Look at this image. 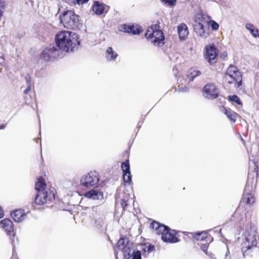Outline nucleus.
<instances>
[{"label": "nucleus", "mask_w": 259, "mask_h": 259, "mask_svg": "<svg viewBox=\"0 0 259 259\" xmlns=\"http://www.w3.org/2000/svg\"><path fill=\"white\" fill-rule=\"evenodd\" d=\"M252 163L253 165H250L249 167L247 181L240 201V205L243 204L248 207H251L255 202L254 192L258 178L259 166L254 160L252 161Z\"/></svg>", "instance_id": "1"}, {"label": "nucleus", "mask_w": 259, "mask_h": 259, "mask_svg": "<svg viewBox=\"0 0 259 259\" xmlns=\"http://www.w3.org/2000/svg\"><path fill=\"white\" fill-rule=\"evenodd\" d=\"M35 188L38 192L34 198V203L39 205L45 204L51 206L55 203L56 191L53 187L47 188L45 180L40 176L37 178Z\"/></svg>", "instance_id": "2"}, {"label": "nucleus", "mask_w": 259, "mask_h": 259, "mask_svg": "<svg viewBox=\"0 0 259 259\" xmlns=\"http://www.w3.org/2000/svg\"><path fill=\"white\" fill-rule=\"evenodd\" d=\"M55 40L58 47L67 52L72 51L75 47L80 44L77 35L68 31L58 32L56 35Z\"/></svg>", "instance_id": "3"}, {"label": "nucleus", "mask_w": 259, "mask_h": 259, "mask_svg": "<svg viewBox=\"0 0 259 259\" xmlns=\"http://www.w3.org/2000/svg\"><path fill=\"white\" fill-rule=\"evenodd\" d=\"M256 231L251 227L247 229L243 234L244 238L241 244V249L244 257L252 256L257 246Z\"/></svg>", "instance_id": "4"}, {"label": "nucleus", "mask_w": 259, "mask_h": 259, "mask_svg": "<svg viewBox=\"0 0 259 259\" xmlns=\"http://www.w3.org/2000/svg\"><path fill=\"white\" fill-rule=\"evenodd\" d=\"M145 36L154 46H160L164 44V36L160 29L159 23L149 26L145 32Z\"/></svg>", "instance_id": "5"}, {"label": "nucleus", "mask_w": 259, "mask_h": 259, "mask_svg": "<svg viewBox=\"0 0 259 259\" xmlns=\"http://www.w3.org/2000/svg\"><path fill=\"white\" fill-rule=\"evenodd\" d=\"M223 81L226 85L234 84L236 87L239 88L242 85L241 73L236 66L230 65L223 76Z\"/></svg>", "instance_id": "6"}, {"label": "nucleus", "mask_w": 259, "mask_h": 259, "mask_svg": "<svg viewBox=\"0 0 259 259\" xmlns=\"http://www.w3.org/2000/svg\"><path fill=\"white\" fill-rule=\"evenodd\" d=\"M210 19V16L203 13H198L194 16V30L200 36L206 38L209 36V33L205 30L204 25L207 24Z\"/></svg>", "instance_id": "7"}, {"label": "nucleus", "mask_w": 259, "mask_h": 259, "mask_svg": "<svg viewBox=\"0 0 259 259\" xmlns=\"http://www.w3.org/2000/svg\"><path fill=\"white\" fill-rule=\"evenodd\" d=\"M61 22L64 26L69 29H75L79 25V16L76 15L74 12L67 10L65 11L60 15Z\"/></svg>", "instance_id": "8"}, {"label": "nucleus", "mask_w": 259, "mask_h": 259, "mask_svg": "<svg viewBox=\"0 0 259 259\" xmlns=\"http://www.w3.org/2000/svg\"><path fill=\"white\" fill-rule=\"evenodd\" d=\"M100 180L99 174L96 171H91L87 175L83 176L80 179V185L90 188L96 185Z\"/></svg>", "instance_id": "9"}, {"label": "nucleus", "mask_w": 259, "mask_h": 259, "mask_svg": "<svg viewBox=\"0 0 259 259\" xmlns=\"http://www.w3.org/2000/svg\"><path fill=\"white\" fill-rule=\"evenodd\" d=\"M204 57L210 65L214 64L217 62L218 50L213 44L206 45L204 48Z\"/></svg>", "instance_id": "10"}, {"label": "nucleus", "mask_w": 259, "mask_h": 259, "mask_svg": "<svg viewBox=\"0 0 259 259\" xmlns=\"http://www.w3.org/2000/svg\"><path fill=\"white\" fill-rule=\"evenodd\" d=\"M161 239L163 242L170 243H177L180 241L178 232L167 226L161 235Z\"/></svg>", "instance_id": "11"}, {"label": "nucleus", "mask_w": 259, "mask_h": 259, "mask_svg": "<svg viewBox=\"0 0 259 259\" xmlns=\"http://www.w3.org/2000/svg\"><path fill=\"white\" fill-rule=\"evenodd\" d=\"M204 96L210 100H213L218 97L219 91L218 88L213 83H207L202 90Z\"/></svg>", "instance_id": "12"}, {"label": "nucleus", "mask_w": 259, "mask_h": 259, "mask_svg": "<svg viewBox=\"0 0 259 259\" xmlns=\"http://www.w3.org/2000/svg\"><path fill=\"white\" fill-rule=\"evenodd\" d=\"M118 30L120 32L127 33L133 35L140 34L143 30L142 27L138 24H123L118 27Z\"/></svg>", "instance_id": "13"}, {"label": "nucleus", "mask_w": 259, "mask_h": 259, "mask_svg": "<svg viewBox=\"0 0 259 259\" xmlns=\"http://www.w3.org/2000/svg\"><path fill=\"white\" fill-rule=\"evenodd\" d=\"M103 210L98 206H93L90 213V218L95 224H100L103 222Z\"/></svg>", "instance_id": "14"}, {"label": "nucleus", "mask_w": 259, "mask_h": 259, "mask_svg": "<svg viewBox=\"0 0 259 259\" xmlns=\"http://www.w3.org/2000/svg\"><path fill=\"white\" fill-rule=\"evenodd\" d=\"M121 167L123 171V179L125 183L130 184L132 182V175L130 171L129 160H126L121 163Z\"/></svg>", "instance_id": "15"}, {"label": "nucleus", "mask_w": 259, "mask_h": 259, "mask_svg": "<svg viewBox=\"0 0 259 259\" xmlns=\"http://www.w3.org/2000/svg\"><path fill=\"white\" fill-rule=\"evenodd\" d=\"M1 227L3 228L9 236H14V225L9 219H4L0 221Z\"/></svg>", "instance_id": "16"}, {"label": "nucleus", "mask_w": 259, "mask_h": 259, "mask_svg": "<svg viewBox=\"0 0 259 259\" xmlns=\"http://www.w3.org/2000/svg\"><path fill=\"white\" fill-rule=\"evenodd\" d=\"M193 238L198 241H206L207 242H211L213 237L206 232L191 233Z\"/></svg>", "instance_id": "17"}, {"label": "nucleus", "mask_w": 259, "mask_h": 259, "mask_svg": "<svg viewBox=\"0 0 259 259\" xmlns=\"http://www.w3.org/2000/svg\"><path fill=\"white\" fill-rule=\"evenodd\" d=\"M57 51V48L55 47L50 46L45 48L41 53L40 57L45 61H49L51 58L54 56V54Z\"/></svg>", "instance_id": "18"}, {"label": "nucleus", "mask_w": 259, "mask_h": 259, "mask_svg": "<svg viewBox=\"0 0 259 259\" xmlns=\"http://www.w3.org/2000/svg\"><path fill=\"white\" fill-rule=\"evenodd\" d=\"M117 248L119 250H121L125 257H127L129 258L131 256L130 251H128L130 250V248L126 246L125 243V239L124 238H120L116 245Z\"/></svg>", "instance_id": "19"}, {"label": "nucleus", "mask_w": 259, "mask_h": 259, "mask_svg": "<svg viewBox=\"0 0 259 259\" xmlns=\"http://www.w3.org/2000/svg\"><path fill=\"white\" fill-rule=\"evenodd\" d=\"M177 29L180 39L181 40H185L189 34V30L186 24L182 23L178 26Z\"/></svg>", "instance_id": "20"}, {"label": "nucleus", "mask_w": 259, "mask_h": 259, "mask_svg": "<svg viewBox=\"0 0 259 259\" xmlns=\"http://www.w3.org/2000/svg\"><path fill=\"white\" fill-rule=\"evenodd\" d=\"M83 196L88 198L94 200H99L103 198V193L102 191L92 189L87 192Z\"/></svg>", "instance_id": "21"}, {"label": "nucleus", "mask_w": 259, "mask_h": 259, "mask_svg": "<svg viewBox=\"0 0 259 259\" xmlns=\"http://www.w3.org/2000/svg\"><path fill=\"white\" fill-rule=\"evenodd\" d=\"M150 228L154 231L156 234L161 235L165 229L166 228V226L160 224L156 221H152L150 224Z\"/></svg>", "instance_id": "22"}, {"label": "nucleus", "mask_w": 259, "mask_h": 259, "mask_svg": "<svg viewBox=\"0 0 259 259\" xmlns=\"http://www.w3.org/2000/svg\"><path fill=\"white\" fill-rule=\"evenodd\" d=\"M11 215L15 221L20 222L25 219L26 214L24 209H17L11 212Z\"/></svg>", "instance_id": "23"}, {"label": "nucleus", "mask_w": 259, "mask_h": 259, "mask_svg": "<svg viewBox=\"0 0 259 259\" xmlns=\"http://www.w3.org/2000/svg\"><path fill=\"white\" fill-rule=\"evenodd\" d=\"M200 74L201 72L199 70L193 67L191 68L187 71V79L189 81H192L195 77L200 75Z\"/></svg>", "instance_id": "24"}, {"label": "nucleus", "mask_w": 259, "mask_h": 259, "mask_svg": "<svg viewBox=\"0 0 259 259\" xmlns=\"http://www.w3.org/2000/svg\"><path fill=\"white\" fill-rule=\"evenodd\" d=\"M224 113L226 114L227 117L233 122H235L238 116V114L232 111L230 109H227L225 107H223Z\"/></svg>", "instance_id": "25"}, {"label": "nucleus", "mask_w": 259, "mask_h": 259, "mask_svg": "<svg viewBox=\"0 0 259 259\" xmlns=\"http://www.w3.org/2000/svg\"><path fill=\"white\" fill-rule=\"evenodd\" d=\"M92 10L96 14L101 15L104 12V7L99 2L95 1L92 7Z\"/></svg>", "instance_id": "26"}, {"label": "nucleus", "mask_w": 259, "mask_h": 259, "mask_svg": "<svg viewBox=\"0 0 259 259\" xmlns=\"http://www.w3.org/2000/svg\"><path fill=\"white\" fill-rule=\"evenodd\" d=\"M245 27L250 31L253 37H259V29L256 28L253 24L247 23L246 24Z\"/></svg>", "instance_id": "27"}, {"label": "nucleus", "mask_w": 259, "mask_h": 259, "mask_svg": "<svg viewBox=\"0 0 259 259\" xmlns=\"http://www.w3.org/2000/svg\"><path fill=\"white\" fill-rule=\"evenodd\" d=\"M142 250L144 253L149 254L155 250V246L151 243H147L142 244Z\"/></svg>", "instance_id": "28"}, {"label": "nucleus", "mask_w": 259, "mask_h": 259, "mask_svg": "<svg viewBox=\"0 0 259 259\" xmlns=\"http://www.w3.org/2000/svg\"><path fill=\"white\" fill-rule=\"evenodd\" d=\"M107 54V58L110 60H114L118 56V54L115 53L112 47H109L106 50Z\"/></svg>", "instance_id": "29"}, {"label": "nucleus", "mask_w": 259, "mask_h": 259, "mask_svg": "<svg viewBox=\"0 0 259 259\" xmlns=\"http://www.w3.org/2000/svg\"><path fill=\"white\" fill-rule=\"evenodd\" d=\"M228 99L229 101L232 102H235L239 105H241L242 104L240 98L237 95H234L232 96H229L228 97Z\"/></svg>", "instance_id": "30"}, {"label": "nucleus", "mask_w": 259, "mask_h": 259, "mask_svg": "<svg viewBox=\"0 0 259 259\" xmlns=\"http://www.w3.org/2000/svg\"><path fill=\"white\" fill-rule=\"evenodd\" d=\"M207 25H210L211 29L213 30H217L219 29V24L213 20L209 19V21L208 22Z\"/></svg>", "instance_id": "31"}, {"label": "nucleus", "mask_w": 259, "mask_h": 259, "mask_svg": "<svg viewBox=\"0 0 259 259\" xmlns=\"http://www.w3.org/2000/svg\"><path fill=\"white\" fill-rule=\"evenodd\" d=\"M128 199L123 198L121 200L120 204L123 210H125L128 205Z\"/></svg>", "instance_id": "32"}, {"label": "nucleus", "mask_w": 259, "mask_h": 259, "mask_svg": "<svg viewBox=\"0 0 259 259\" xmlns=\"http://www.w3.org/2000/svg\"><path fill=\"white\" fill-rule=\"evenodd\" d=\"M177 0H161L162 2L167 4L169 6H174L176 5Z\"/></svg>", "instance_id": "33"}, {"label": "nucleus", "mask_w": 259, "mask_h": 259, "mask_svg": "<svg viewBox=\"0 0 259 259\" xmlns=\"http://www.w3.org/2000/svg\"><path fill=\"white\" fill-rule=\"evenodd\" d=\"M5 8V3L2 0H0V20L3 16V13Z\"/></svg>", "instance_id": "34"}, {"label": "nucleus", "mask_w": 259, "mask_h": 259, "mask_svg": "<svg viewBox=\"0 0 259 259\" xmlns=\"http://www.w3.org/2000/svg\"><path fill=\"white\" fill-rule=\"evenodd\" d=\"M132 259H142L141 252L139 250L134 251Z\"/></svg>", "instance_id": "35"}, {"label": "nucleus", "mask_w": 259, "mask_h": 259, "mask_svg": "<svg viewBox=\"0 0 259 259\" xmlns=\"http://www.w3.org/2000/svg\"><path fill=\"white\" fill-rule=\"evenodd\" d=\"M177 91L179 93H188L189 91V89L187 87H179L178 88Z\"/></svg>", "instance_id": "36"}, {"label": "nucleus", "mask_w": 259, "mask_h": 259, "mask_svg": "<svg viewBox=\"0 0 259 259\" xmlns=\"http://www.w3.org/2000/svg\"><path fill=\"white\" fill-rule=\"evenodd\" d=\"M209 242H207L205 244H204L201 246V249L202 250L204 251L206 254H208L207 249L209 246Z\"/></svg>", "instance_id": "37"}, {"label": "nucleus", "mask_w": 259, "mask_h": 259, "mask_svg": "<svg viewBox=\"0 0 259 259\" xmlns=\"http://www.w3.org/2000/svg\"><path fill=\"white\" fill-rule=\"evenodd\" d=\"M25 79L28 85H31V77L30 74H26Z\"/></svg>", "instance_id": "38"}, {"label": "nucleus", "mask_w": 259, "mask_h": 259, "mask_svg": "<svg viewBox=\"0 0 259 259\" xmlns=\"http://www.w3.org/2000/svg\"><path fill=\"white\" fill-rule=\"evenodd\" d=\"M76 3L78 5L83 4L84 3H87L89 0H75Z\"/></svg>", "instance_id": "39"}, {"label": "nucleus", "mask_w": 259, "mask_h": 259, "mask_svg": "<svg viewBox=\"0 0 259 259\" xmlns=\"http://www.w3.org/2000/svg\"><path fill=\"white\" fill-rule=\"evenodd\" d=\"M7 125V123L5 121H0V130L4 129L6 127Z\"/></svg>", "instance_id": "40"}, {"label": "nucleus", "mask_w": 259, "mask_h": 259, "mask_svg": "<svg viewBox=\"0 0 259 259\" xmlns=\"http://www.w3.org/2000/svg\"><path fill=\"white\" fill-rule=\"evenodd\" d=\"M31 90V85H28V87L24 91V93L25 94H27Z\"/></svg>", "instance_id": "41"}, {"label": "nucleus", "mask_w": 259, "mask_h": 259, "mask_svg": "<svg viewBox=\"0 0 259 259\" xmlns=\"http://www.w3.org/2000/svg\"><path fill=\"white\" fill-rule=\"evenodd\" d=\"M5 213L3 209L1 206H0V219L3 218L4 217Z\"/></svg>", "instance_id": "42"}, {"label": "nucleus", "mask_w": 259, "mask_h": 259, "mask_svg": "<svg viewBox=\"0 0 259 259\" xmlns=\"http://www.w3.org/2000/svg\"><path fill=\"white\" fill-rule=\"evenodd\" d=\"M207 255H208L209 256L210 259H216V258L214 256V255L211 252L208 253V254H207Z\"/></svg>", "instance_id": "43"}, {"label": "nucleus", "mask_w": 259, "mask_h": 259, "mask_svg": "<svg viewBox=\"0 0 259 259\" xmlns=\"http://www.w3.org/2000/svg\"><path fill=\"white\" fill-rule=\"evenodd\" d=\"M258 66H259V63H258Z\"/></svg>", "instance_id": "44"}]
</instances>
